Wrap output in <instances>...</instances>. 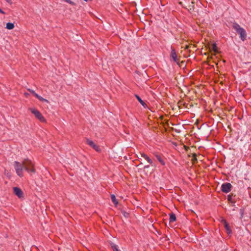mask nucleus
Wrapping results in <instances>:
<instances>
[{"instance_id":"nucleus-17","label":"nucleus","mask_w":251,"mask_h":251,"mask_svg":"<svg viewBox=\"0 0 251 251\" xmlns=\"http://www.w3.org/2000/svg\"><path fill=\"white\" fill-rule=\"evenodd\" d=\"M192 161L194 163H196L197 161V154L196 153H193L192 154Z\"/></svg>"},{"instance_id":"nucleus-21","label":"nucleus","mask_w":251,"mask_h":251,"mask_svg":"<svg viewBox=\"0 0 251 251\" xmlns=\"http://www.w3.org/2000/svg\"><path fill=\"white\" fill-rule=\"evenodd\" d=\"M38 99L39 100H40L42 101H46V102L48 101V100L44 99L43 98H42L40 96H39V98H38Z\"/></svg>"},{"instance_id":"nucleus-13","label":"nucleus","mask_w":251,"mask_h":251,"mask_svg":"<svg viewBox=\"0 0 251 251\" xmlns=\"http://www.w3.org/2000/svg\"><path fill=\"white\" fill-rule=\"evenodd\" d=\"M14 27V24L11 23H8L6 24V28L8 29H12Z\"/></svg>"},{"instance_id":"nucleus-1","label":"nucleus","mask_w":251,"mask_h":251,"mask_svg":"<svg viewBox=\"0 0 251 251\" xmlns=\"http://www.w3.org/2000/svg\"><path fill=\"white\" fill-rule=\"evenodd\" d=\"M14 166L17 174L20 177L23 176L24 169L28 173H35L34 165L31 160L28 159H24L22 163L15 161L14 162Z\"/></svg>"},{"instance_id":"nucleus-24","label":"nucleus","mask_w":251,"mask_h":251,"mask_svg":"<svg viewBox=\"0 0 251 251\" xmlns=\"http://www.w3.org/2000/svg\"><path fill=\"white\" fill-rule=\"evenodd\" d=\"M6 2H7L8 3H11L12 2L11 1V0H5Z\"/></svg>"},{"instance_id":"nucleus-10","label":"nucleus","mask_w":251,"mask_h":251,"mask_svg":"<svg viewBox=\"0 0 251 251\" xmlns=\"http://www.w3.org/2000/svg\"><path fill=\"white\" fill-rule=\"evenodd\" d=\"M170 218H169V221L170 223L174 222L176 221V215L172 212L169 214Z\"/></svg>"},{"instance_id":"nucleus-5","label":"nucleus","mask_w":251,"mask_h":251,"mask_svg":"<svg viewBox=\"0 0 251 251\" xmlns=\"http://www.w3.org/2000/svg\"><path fill=\"white\" fill-rule=\"evenodd\" d=\"M232 188V185L230 183L226 182L223 183L221 186V190L222 192L227 193L229 192Z\"/></svg>"},{"instance_id":"nucleus-26","label":"nucleus","mask_w":251,"mask_h":251,"mask_svg":"<svg viewBox=\"0 0 251 251\" xmlns=\"http://www.w3.org/2000/svg\"><path fill=\"white\" fill-rule=\"evenodd\" d=\"M189 48V46H186V47H185V49H188Z\"/></svg>"},{"instance_id":"nucleus-7","label":"nucleus","mask_w":251,"mask_h":251,"mask_svg":"<svg viewBox=\"0 0 251 251\" xmlns=\"http://www.w3.org/2000/svg\"><path fill=\"white\" fill-rule=\"evenodd\" d=\"M221 223L224 225V227L225 228L227 233L229 235L232 233V231L230 229V226L228 223L226 222L225 219H222Z\"/></svg>"},{"instance_id":"nucleus-19","label":"nucleus","mask_w":251,"mask_h":251,"mask_svg":"<svg viewBox=\"0 0 251 251\" xmlns=\"http://www.w3.org/2000/svg\"><path fill=\"white\" fill-rule=\"evenodd\" d=\"M212 50L215 52H216L217 51V47L215 43L212 45Z\"/></svg>"},{"instance_id":"nucleus-9","label":"nucleus","mask_w":251,"mask_h":251,"mask_svg":"<svg viewBox=\"0 0 251 251\" xmlns=\"http://www.w3.org/2000/svg\"><path fill=\"white\" fill-rule=\"evenodd\" d=\"M141 156L144 158L151 166H155L152 160L145 153H141Z\"/></svg>"},{"instance_id":"nucleus-4","label":"nucleus","mask_w":251,"mask_h":251,"mask_svg":"<svg viewBox=\"0 0 251 251\" xmlns=\"http://www.w3.org/2000/svg\"><path fill=\"white\" fill-rule=\"evenodd\" d=\"M170 57L171 58H172L173 61L174 62H176V64L178 66H180V64L179 63V60L177 58V55L176 54V51L175 49L173 47H171V52L170 53Z\"/></svg>"},{"instance_id":"nucleus-11","label":"nucleus","mask_w":251,"mask_h":251,"mask_svg":"<svg viewBox=\"0 0 251 251\" xmlns=\"http://www.w3.org/2000/svg\"><path fill=\"white\" fill-rule=\"evenodd\" d=\"M135 97L139 101V102L143 105V106H145L146 105V103L141 99V98L137 95H135Z\"/></svg>"},{"instance_id":"nucleus-2","label":"nucleus","mask_w":251,"mask_h":251,"mask_svg":"<svg viewBox=\"0 0 251 251\" xmlns=\"http://www.w3.org/2000/svg\"><path fill=\"white\" fill-rule=\"evenodd\" d=\"M232 26L236 32L240 35L241 39L243 41H244L247 38V33L246 30L236 23H233Z\"/></svg>"},{"instance_id":"nucleus-8","label":"nucleus","mask_w":251,"mask_h":251,"mask_svg":"<svg viewBox=\"0 0 251 251\" xmlns=\"http://www.w3.org/2000/svg\"><path fill=\"white\" fill-rule=\"evenodd\" d=\"M13 193L15 195L17 196L19 198L23 197V192L22 190L18 187L13 188Z\"/></svg>"},{"instance_id":"nucleus-16","label":"nucleus","mask_w":251,"mask_h":251,"mask_svg":"<svg viewBox=\"0 0 251 251\" xmlns=\"http://www.w3.org/2000/svg\"><path fill=\"white\" fill-rule=\"evenodd\" d=\"M232 196H233L232 195H228L227 199V200L229 201H230V202H231L232 203H234L235 202V201L233 200Z\"/></svg>"},{"instance_id":"nucleus-15","label":"nucleus","mask_w":251,"mask_h":251,"mask_svg":"<svg viewBox=\"0 0 251 251\" xmlns=\"http://www.w3.org/2000/svg\"><path fill=\"white\" fill-rule=\"evenodd\" d=\"M111 247L113 251H121L118 248V246L114 243H111Z\"/></svg>"},{"instance_id":"nucleus-6","label":"nucleus","mask_w":251,"mask_h":251,"mask_svg":"<svg viewBox=\"0 0 251 251\" xmlns=\"http://www.w3.org/2000/svg\"><path fill=\"white\" fill-rule=\"evenodd\" d=\"M87 144L91 147L93 149H94L96 151L99 152L100 151V147L96 145L93 141L87 139H86Z\"/></svg>"},{"instance_id":"nucleus-12","label":"nucleus","mask_w":251,"mask_h":251,"mask_svg":"<svg viewBox=\"0 0 251 251\" xmlns=\"http://www.w3.org/2000/svg\"><path fill=\"white\" fill-rule=\"evenodd\" d=\"M111 201H112V202L115 204V205L116 206L118 204V201H117V200L116 199V197L114 195L112 194L111 195Z\"/></svg>"},{"instance_id":"nucleus-23","label":"nucleus","mask_w":251,"mask_h":251,"mask_svg":"<svg viewBox=\"0 0 251 251\" xmlns=\"http://www.w3.org/2000/svg\"><path fill=\"white\" fill-rule=\"evenodd\" d=\"M34 96L36 98H37V99L39 98V96H39V95H38L37 93H35V94H34Z\"/></svg>"},{"instance_id":"nucleus-20","label":"nucleus","mask_w":251,"mask_h":251,"mask_svg":"<svg viewBox=\"0 0 251 251\" xmlns=\"http://www.w3.org/2000/svg\"><path fill=\"white\" fill-rule=\"evenodd\" d=\"M66 2L70 3V4L72 5H75V3L73 1L70 0H64Z\"/></svg>"},{"instance_id":"nucleus-14","label":"nucleus","mask_w":251,"mask_h":251,"mask_svg":"<svg viewBox=\"0 0 251 251\" xmlns=\"http://www.w3.org/2000/svg\"><path fill=\"white\" fill-rule=\"evenodd\" d=\"M156 158L157 159V160H158V161L163 165H165V162L164 161H163V160L162 159V158L161 157V156L159 155H155Z\"/></svg>"},{"instance_id":"nucleus-27","label":"nucleus","mask_w":251,"mask_h":251,"mask_svg":"<svg viewBox=\"0 0 251 251\" xmlns=\"http://www.w3.org/2000/svg\"><path fill=\"white\" fill-rule=\"evenodd\" d=\"M25 96H27V95H28V93H25Z\"/></svg>"},{"instance_id":"nucleus-3","label":"nucleus","mask_w":251,"mask_h":251,"mask_svg":"<svg viewBox=\"0 0 251 251\" xmlns=\"http://www.w3.org/2000/svg\"><path fill=\"white\" fill-rule=\"evenodd\" d=\"M31 113L35 115V116L41 122H45L46 120L43 116L39 111L36 109H30Z\"/></svg>"},{"instance_id":"nucleus-25","label":"nucleus","mask_w":251,"mask_h":251,"mask_svg":"<svg viewBox=\"0 0 251 251\" xmlns=\"http://www.w3.org/2000/svg\"><path fill=\"white\" fill-rule=\"evenodd\" d=\"M149 167V165H146L144 166V168L146 169V168H148Z\"/></svg>"},{"instance_id":"nucleus-22","label":"nucleus","mask_w":251,"mask_h":251,"mask_svg":"<svg viewBox=\"0 0 251 251\" xmlns=\"http://www.w3.org/2000/svg\"><path fill=\"white\" fill-rule=\"evenodd\" d=\"M28 91H29L31 93H32L33 95H34L35 93H36L34 90L30 89H28Z\"/></svg>"},{"instance_id":"nucleus-18","label":"nucleus","mask_w":251,"mask_h":251,"mask_svg":"<svg viewBox=\"0 0 251 251\" xmlns=\"http://www.w3.org/2000/svg\"><path fill=\"white\" fill-rule=\"evenodd\" d=\"M244 211H245V210L244 208H241L240 209V218L241 219H242L243 216H244Z\"/></svg>"},{"instance_id":"nucleus-28","label":"nucleus","mask_w":251,"mask_h":251,"mask_svg":"<svg viewBox=\"0 0 251 251\" xmlns=\"http://www.w3.org/2000/svg\"><path fill=\"white\" fill-rule=\"evenodd\" d=\"M184 63V62L183 61L181 62V63Z\"/></svg>"}]
</instances>
